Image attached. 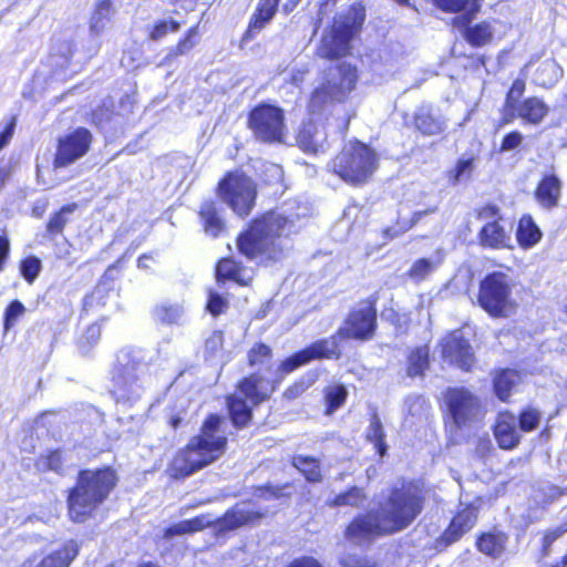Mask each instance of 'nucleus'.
<instances>
[{"label": "nucleus", "instance_id": "473e14b6", "mask_svg": "<svg viewBox=\"0 0 567 567\" xmlns=\"http://www.w3.org/2000/svg\"><path fill=\"white\" fill-rule=\"evenodd\" d=\"M274 349L264 341H257L246 352V365L259 372L272 370Z\"/></svg>", "mask_w": 567, "mask_h": 567}, {"label": "nucleus", "instance_id": "49530a36", "mask_svg": "<svg viewBox=\"0 0 567 567\" xmlns=\"http://www.w3.org/2000/svg\"><path fill=\"white\" fill-rule=\"evenodd\" d=\"M475 158L472 157H460L455 165L446 172V178L449 184L456 185L462 178H470L474 168Z\"/></svg>", "mask_w": 567, "mask_h": 567}, {"label": "nucleus", "instance_id": "8fccbe9b", "mask_svg": "<svg viewBox=\"0 0 567 567\" xmlns=\"http://www.w3.org/2000/svg\"><path fill=\"white\" fill-rule=\"evenodd\" d=\"M385 320L394 328L398 333H405L410 327V313L401 312L392 307L383 310Z\"/></svg>", "mask_w": 567, "mask_h": 567}, {"label": "nucleus", "instance_id": "423d86ee", "mask_svg": "<svg viewBox=\"0 0 567 567\" xmlns=\"http://www.w3.org/2000/svg\"><path fill=\"white\" fill-rule=\"evenodd\" d=\"M379 168L380 154L359 138H351L328 163V172L352 187L369 184Z\"/></svg>", "mask_w": 567, "mask_h": 567}, {"label": "nucleus", "instance_id": "c03bdc74", "mask_svg": "<svg viewBox=\"0 0 567 567\" xmlns=\"http://www.w3.org/2000/svg\"><path fill=\"white\" fill-rule=\"evenodd\" d=\"M291 483L285 484H272L270 482L255 486L254 494L260 499L270 501V499H280V498H289L290 493L286 492L288 487H291Z\"/></svg>", "mask_w": 567, "mask_h": 567}, {"label": "nucleus", "instance_id": "2eb2a0df", "mask_svg": "<svg viewBox=\"0 0 567 567\" xmlns=\"http://www.w3.org/2000/svg\"><path fill=\"white\" fill-rule=\"evenodd\" d=\"M247 128L265 144H280L286 137L285 111L278 105L260 102L247 113Z\"/></svg>", "mask_w": 567, "mask_h": 567}, {"label": "nucleus", "instance_id": "39448f33", "mask_svg": "<svg viewBox=\"0 0 567 567\" xmlns=\"http://www.w3.org/2000/svg\"><path fill=\"white\" fill-rule=\"evenodd\" d=\"M281 378L269 379L259 371L237 380L234 392L225 396L228 419L236 430L248 427L254 420V409L268 402L279 389Z\"/></svg>", "mask_w": 567, "mask_h": 567}, {"label": "nucleus", "instance_id": "3c124183", "mask_svg": "<svg viewBox=\"0 0 567 567\" xmlns=\"http://www.w3.org/2000/svg\"><path fill=\"white\" fill-rule=\"evenodd\" d=\"M101 332L102 329L99 322L89 324L78 341L79 348L83 351H90L99 342Z\"/></svg>", "mask_w": 567, "mask_h": 567}, {"label": "nucleus", "instance_id": "58836bf2", "mask_svg": "<svg viewBox=\"0 0 567 567\" xmlns=\"http://www.w3.org/2000/svg\"><path fill=\"white\" fill-rule=\"evenodd\" d=\"M78 208L79 204L72 202L62 205L59 209L53 212L45 224L47 236L53 239L56 236L63 235L66 225L70 223V215Z\"/></svg>", "mask_w": 567, "mask_h": 567}, {"label": "nucleus", "instance_id": "0eeeda50", "mask_svg": "<svg viewBox=\"0 0 567 567\" xmlns=\"http://www.w3.org/2000/svg\"><path fill=\"white\" fill-rule=\"evenodd\" d=\"M365 20L361 4H352L346 12L337 14L317 48V55L326 61H338L352 54V41L359 35Z\"/></svg>", "mask_w": 567, "mask_h": 567}, {"label": "nucleus", "instance_id": "4be33fe9", "mask_svg": "<svg viewBox=\"0 0 567 567\" xmlns=\"http://www.w3.org/2000/svg\"><path fill=\"white\" fill-rule=\"evenodd\" d=\"M515 422L516 416L513 412L503 410L497 413L492 431L501 450L512 451L519 445L520 434Z\"/></svg>", "mask_w": 567, "mask_h": 567}, {"label": "nucleus", "instance_id": "de8ad7c7", "mask_svg": "<svg viewBox=\"0 0 567 567\" xmlns=\"http://www.w3.org/2000/svg\"><path fill=\"white\" fill-rule=\"evenodd\" d=\"M542 419L540 411L535 406H526L522 409L517 414V423L519 431L529 433L535 431Z\"/></svg>", "mask_w": 567, "mask_h": 567}, {"label": "nucleus", "instance_id": "412c9836", "mask_svg": "<svg viewBox=\"0 0 567 567\" xmlns=\"http://www.w3.org/2000/svg\"><path fill=\"white\" fill-rule=\"evenodd\" d=\"M296 145L308 155L323 153L328 146L327 133L313 120L302 121L295 135Z\"/></svg>", "mask_w": 567, "mask_h": 567}, {"label": "nucleus", "instance_id": "603ef678", "mask_svg": "<svg viewBox=\"0 0 567 567\" xmlns=\"http://www.w3.org/2000/svg\"><path fill=\"white\" fill-rule=\"evenodd\" d=\"M182 309L177 305L161 303L155 306L154 315L156 319L162 323H176L181 316Z\"/></svg>", "mask_w": 567, "mask_h": 567}, {"label": "nucleus", "instance_id": "20e7f679", "mask_svg": "<svg viewBox=\"0 0 567 567\" xmlns=\"http://www.w3.org/2000/svg\"><path fill=\"white\" fill-rule=\"evenodd\" d=\"M118 484V475L111 465L81 468L75 482L66 489V515L73 524H85L95 518Z\"/></svg>", "mask_w": 567, "mask_h": 567}, {"label": "nucleus", "instance_id": "37998d69", "mask_svg": "<svg viewBox=\"0 0 567 567\" xmlns=\"http://www.w3.org/2000/svg\"><path fill=\"white\" fill-rule=\"evenodd\" d=\"M365 440L373 444L379 456L383 457L388 452L385 433L378 412L370 413L369 426L365 432Z\"/></svg>", "mask_w": 567, "mask_h": 567}, {"label": "nucleus", "instance_id": "bb28decb", "mask_svg": "<svg viewBox=\"0 0 567 567\" xmlns=\"http://www.w3.org/2000/svg\"><path fill=\"white\" fill-rule=\"evenodd\" d=\"M280 0H259L252 12L248 25L240 38L245 44L252 40L276 16Z\"/></svg>", "mask_w": 567, "mask_h": 567}, {"label": "nucleus", "instance_id": "aec40b11", "mask_svg": "<svg viewBox=\"0 0 567 567\" xmlns=\"http://www.w3.org/2000/svg\"><path fill=\"white\" fill-rule=\"evenodd\" d=\"M266 516L267 513L260 508L244 509L236 504L218 517L215 524L219 532L227 533L244 526L258 525Z\"/></svg>", "mask_w": 567, "mask_h": 567}, {"label": "nucleus", "instance_id": "e2e57ef3", "mask_svg": "<svg viewBox=\"0 0 567 567\" xmlns=\"http://www.w3.org/2000/svg\"><path fill=\"white\" fill-rule=\"evenodd\" d=\"M524 136L519 131H511L503 136L498 150L501 153L515 150L522 144Z\"/></svg>", "mask_w": 567, "mask_h": 567}, {"label": "nucleus", "instance_id": "0e129e2a", "mask_svg": "<svg viewBox=\"0 0 567 567\" xmlns=\"http://www.w3.org/2000/svg\"><path fill=\"white\" fill-rule=\"evenodd\" d=\"M565 533H567V522L559 526H556L553 529L546 530L542 538L543 550L544 551L548 550L550 548V546L553 545V543L557 538L563 536Z\"/></svg>", "mask_w": 567, "mask_h": 567}, {"label": "nucleus", "instance_id": "680f3d73", "mask_svg": "<svg viewBox=\"0 0 567 567\" xmlns=\"http://www.w3.org/2000/svg\"><path fill=\"white\" fill-rule=\"evenodd\" d=\"M309 388V383L300 378L289 384L282 392V398L287 401H293L300 398Z\"/></svg>", "mask_w": 567, "mask_h": 567}, {"label": "nucleus", "instance_id": "09e8293b", "mask_svg": "<svg viewBox=\"0 0 567 567\" xmlns=\"http://www.w3.org/2000/svg\"><path fill=\"white\" fill-rule=\"evenodd\" d=\"M25 311L27 309L20 300H11L7 305L3 312L2 326L4 331L12 329L17 324L18 320L25 313Z\"/></svg>", "mask_w": 567, "mask_h": 567}, {"label": "nucleus", "instance_id": "052dcab7", "mask_svg": "<svg viewBox=\"0 0 567 567\" xmlns=\"http://www.w3.org/2000/svg\"><path fill=\"white\" fill-rule=\"evenodd\" d=\"M495 452L492 440L488 436L478 437L475 442L474 455L477 460L486 461Z\"/></svg>", "mask_w": 567, "mask_h": 567}, {"label": "nucleus", "instance_id": "f704fd0d", "mask_svg": "<svg viewBox=\"0 0 567 567\" xmlns=\"http://www.w3.org/2000/svg\"><path fill=\"white\" fill-rule=\"evenodd\" d=\"M290 464L302 475L307 483L320 484L323 482L324 473L320 458L297 454L291 457Z\"/></svg>", "mask_w": 567, "mask_h": 567}, {"label": "nucleus", "instance_id": "4d7b16f0", "mask_svg": "<svg viewBox=\"0 0 567 567\" xmlns=\"http://www.w3.org/2000/svg\"><path fill=\"white\" fill-rule=\"evenodd\" d=\"M229 303L220 293L209 290L208 298L206 302V310L213 316L218 317L226 312L228 309Z\"/></svg>", "mask_w": 567, "mask_h": 567}, {"label": "nucleus", "instance_id": "2f4dec72", "mask_svg": "<svg viewBox=\"0 0 567 567\" xmlns=\"http://www.w3.org/2000/svg\"><path fill=\"white\" fill-rule=\"evenodd\" d=\"M520 379L519 372L511 368H501L494 371L492 389L495 396L502 402H508Z\"/></svg>", "mask_w": 567, "mask_h": 567}, {"label": "nucleus", "instance_id": "4c0bfd02", "mask_svg": "<svg viewBox=\"0 0 567 567\" xmlns=\"http://www.w3.org/2000/svg\"><path fill=\"white\" fill-rule=\"evenodd\" d=\"M543 238L540 228L530 215H523L517 224L516 240L522 249H530Z\"/></svg>", "mask_w": 567, "mask_h": 567}, {"label": "nucleus", "instance_id": "5701e85b", "mask_svg": "<svg viewBox=\"0 0 567 567\" xmlns=\"http://www.w3.org/2000/svg\"><path fill=\"white\" fill-rule=\"evenodd\" d=\"M508 540L509 536L505 530L493 526L477 533L474 545L483 556L496 560L506 554Z\"/></svg>", "mask_w": 567, "mask_h": 567}, {"label": "nucleus", "instance_id": "c9c22d12", "mask_svg": "<svg viewBox=\"0 0 567 567\" xmlns=\"http://www.w3.org/2000/svg\"><path fill=\"white\" fill-rule=\"evenodd\" d=\"M430 346L424 343L411 348L406 353L405 373L409 378L424 377L430 369Z\"/></svg>", "mask_w": 567, "mask_h": 567}, {"label": "nucleus", "instance_id": "c756f323", "mask_svg": "<svg viewBox=\"0 0 567 567\" xmlns=\"http://www.w3.org/2000/svg\"><path fill=\"white\" fill-rule=\"evenodd\" d=\"M414 130L422 136L440 135L445 131V123L437 117L430 105L419 106L412 115Z\"/></svg>", "mask_w": 567, "mask_h": 567}, {"label": "nucleus", "instance_id": "bf43d9fd", "mask_svg": "<svg viewBox=\"0 0 567 567\" xmlns=\"http://www.w3.org/2000/svg\"><path fill=\"white\" fill-rule=\"evenodd\" d=\"M305 364H308V362L305 358V354H303L302 350H298V351L293 352L291 355L285 358L280 362L279 371L282 374H288Z\"/></svg>", "mask_w": 567, "mask_h": 567}, {"label": "nucleus", "instance_id": "6e6552de", "mask_svg": "<svg viewBox=\"0 0 567 567\" xmlns=\"http://www.w3.org/2000/svg\"><path fill=\"white\" fill-rule=\"evenodd\" d=\"M440 410L444 426L455 431L471 427L485 415L481 398L463 385L447 386L443 391Z\"/></svg>", "mask_w": 567, "mask_h": 567}, {"label": "nucleus", "instance_id": "9b49d317", "mask_svg": "<svg viewBox=\"0 0 567 567\" xmlns=\"http://www.w3.org/2000/svg\"><path fill=\"white\" fill-rule=\"evenodd\" d=\"M215 194L236 216L246 218L256 207L258 185L241 168L230 169L217 182Z\"/></svg>", "mask_w": 567, "mask_h": 567}, {"label": "nucleus", "instance_id": "7ed1b4c3", "mask_svg": "<svg viewBox=\"0 0 567 567\" xmlns=\"http://www.w3.org/2000/svg\"><path fill=\"white\" fill-rule=\"evenodd\" d=\"M289 225V218L274 209L257 214L236 236L238 254L262 267L279 261L284 257L281 238Z\"/></svg>", "mask_w": 567, "mask_h": 567}, {"label": "nucleus", "instance_id": "a878e982", "mask_svg": "<svg viewBox=\"0 0 567 567\" xmlns=\"http://www.w3.org/2000/svg\"><path fill=\"white\" fill-rule=\"evenodd\" d=\"M122 258H118L113 262L102 275L95 287L84 296L82 300V311L85 313L93 312L100 308L105 307L110 291L113 287L110 285L114 281L112 276L113 269H121Z\"/></svg>", "mask_w": 567, "mask_h": 567}, {"label": "nucleus", "instance_id": "9d476101", "mask_svg": "<svg viewBox=\"0 0 567 567\" xmlns=\"http://www.w3.org/2000/svg\"><path fill=\"white\" fill-rule=\"evenodd\" d=\"M526 91V81L522 78L515 79L506 91L501 117L496 125L501 128L520 118L529 125H539L548 115L549 106L536 95H529L522 100Z\"/></svg>", "mask_w": 567, "mask_h": 567}, {"label": "nucleus", "instance_id": "5fc2aeb1", "mask_svg": "<svg viewBox=\"0 0 567 567\" xmlns=\"http://www.w3.org/2000/svg\"><path fill=\"white\" fill-rule=\"evenodd\" d=\"M225 337L221 330H214L204 342V353L206 358H214L224 349Z\"/></svg>", "mask_w": 567, "mask_h": 567}, {"label": "nucleus", "instance_id": "f257e3e1", "mask_svg": "<svg viewBox=\"0 0 567 567\" xmlns=\"http://www.w3.org/2000/svg\"><path fill=\"white\" fill-rule=\"evenodd\" d=\"M427 489L421 480L402 478L389 488L380 512L369 511L355 515L346 526L343 537L363 546L377 538L396 534L411 526L422 514Z\"/></svg>", "mask_w": 567, "mask_h": 567}, {"label": "nucleus", "instance_id": "c85d7f7f", "mask_svg": "<svg viewBox=\"0 0 567 567\" xmlns=\"http://www.w3.org/2000/svg\"><path fill=\"white\" fill-rule=\"evenodd\" d=\"M80 549L79 540L74 538L66 539L59 547L43 556L35 567H71L79 556Z\"/></svg>", "mask_w": 567, "mask_h": 567}, {"label": "nucleus", "instance_id": "13d9d810", "mask_svg": "<svg viewBox=\"0 0 567 567\" xmlns=\"http://www.w3.org/2000/svg\"><path fill=\"white\" fill-rule=\"evenodd\" d=\"M342 567H377L378 563L367 555L346 554L340 558Z\"/></svg>", "mask_w": 567, "mask_h": 567}, {"label": "nucleus", "instance_id": "a19ab883", "mask_svg": "<svg viewBox=\"0 0 567 567\" xmlns=\"http://www.w3.org/2000/svg\"><path fill=\"white\" fill-rule=\"evenodd\" d=\"M348 399V390L342 383H333L323 390V414L332 415L336 411L344 405Z\"/></svg>", "mask_w": 567, "mask_h": 567}, {"label": "nucleus", "instance_id": "6ab92c4d", "mask_svg": "<svg viewBox=\"0 0 567 567\" xmlns=\"http://www.w3.org/2000/svg\"><path fill=\"white\" fill-rule=\"evenodd\" d=\"M441 359L450 367L471 372L476 365L475 351L468 338L460 329L449 331L440 340Z\"/></svg>", "mask_w": 567, "mask_h": 567}, {"label": "nucleus", "instance_id": "a18cd8bd", "mask_svg": "<svg viewBox=\"0 0 567 567\" xmlns=\"http://www.w3.org/2000/svg\"><path fill=\"white\" fill-rule=\"evenodd\" d=\"M182 23L175 19H159L153 23L147 33V40L157 42L169 33L177 32Z\"/></svg>", "mask_w": 567, "mask_h": 567}, {"label": "nucleus", "instance_id": "4468645a", "mask_svg": "<svg viewBox=\"0 0 567 567\" xmlns=\"http://www.w3.org/2000/svg\"><path fill=\"white\" fill-rule=\"evenodd\" d=\"M379 295L377 292L360 299L347 313L338 336L343 340L368 342L375 338L379 328Z\"/></svg>", "mask_w": 567, "mask_h": 567}, {"label": "nucleus", "instance_id": "dca6fc26", "mask_svg": "<svg viewBox=\"0 0 567 567\" xmlns=\"http://www.w3.org/2000/svg\"><path fill=\"white\" fill-rule=\"evenodd\" d=\"M475 217L485 221L480 228L476 239L483 249H512L511 233L506 229L501 207L495 203H486L475 209Z\"/></svg>", "mask_w": 567, "mask_h": 567}, {"label": "nucleus", "instance_id": "6e6d98bb", "mask_svg": "<svg viewBox=\"0 0 567 567\" xmlns=\"http://www.w3.org/2000/svg\"><path fill=\"white\" fill-rule=\"evenodd\" d=\"M21 276L29 282L32 284L39 276L41 270V261L34 256L23 258L19 264Z\"/></svg>", "mask_w": 567, "mask_h": 567}, {"label": "nucleus", "instance_id": "1a4fd4ad", "mask_svg": "<svg viewBox=\"0 0 567 567\" xmlns=\"http://www.w3.org/2000/svg\"><path fill=\"white\" fill-rule=\"evenodd\" d=\"M443 12L461 13L452 18L451 24L456 28L463 39L472 48H482L494 39V29L489 21L483 20L472 24L473 19L480 12L482 0H432Z\"/></svg>", "mask_w": 567, "mask_h": 567}, {"label": "nucleus", "instance_id": "79ce46f5", "mask_svg": "<svg viewBox=\"0 0 567 567\" xmlns=\"http://www.w3.org/2000/svg\"><path fill=\"white\" fill-rule=\"evenodd\" d=\"M368 496L363 487L350 486L346 491L334 495L332 498L327 501V505L332 508L350 506L361 507L367 501Z\"/></svg>", "mask_w": 567, "mask_h": 567}, {"label": "nucleus", "instance_id": "393cba45", "mask_svg": "<svg viewBox=\"0 0 567 567\" xmlns=\"http://www.w3.org/2000/svg\"><path fill=\"white\" fill-rule=\"evenodd\" d=\"M215 279L218 284L233 281L239 287H249L252 284V275L248 274L247 267L233 256L219 258L215 264Z\"/></svg>", "mask_w": 567, "mask_h": 567}, {"label": "nucleus", "instance_id": "f03ea898", "mask_svg": "<svg viewBox=\"0 0 567 567\" xmlns=\"http://www.w3.org/2000/svg\"><path fill=\"white\" fill-rule=\"evenodd\" d=\"M225 417L208 413L197 434L172 456L166 474L172 481H184L219 460L228 447V437L223 431Z\"/></svg>", "mask_w": 567, "mask_h": 567}, {"label": "nucleus", "instance_id": "a211bd4d", "mask_svg": "<svg viewBox=\"0 0 567 567\" xmlns=\"http://www.w3.org/2000/svg\"><path fill=\"white\" fill-rule=\"evenodd\" d=\"M93 135L86 127L79 126L56 138L52 165L65 168L84 157L91 150Z\"/></svg>", "mask_w": 567, "mask_h": 567}, {"label": "nucleus", "instance_id": "ea45409f", "mask_svg": "<svg viewBox=\"0 0 567 567\" xmlns=\"http://www.w3.org/2000/svg\"><path fill=\"white\" fill-rule=\"evenodd\" d=\"M200 39L199 22L190 25L184 34L177 40L176 44L171 48L166 55V60H174L188 54L198 44Z\"/></svg>", "mask_w": 567, "mask_h": 567}, {"label": "nucleus", "instance_id": "7c9ffc66", "mask_svg": "<svg viewBox=\"0 0 567 567\" xmlns=\"http://www.w3.org/2000/svg\"><path fill=\"white\" fill-rule=\"evenodd\" d=\"M35 470L41 473H54L58 476H65L69 470L66 455L62 447H52L41 453L33 463Z\"/></svg>", "mask_w": 567, "mask_h": 567}, {"label": "nucleus", "instance_id": "72a5a7b5", "mask_svg": "<svg viewBox=\"0 0 567 567\" xmlns=\"http://www.w3.org/2000/svg\"><path fill=\"white\" fill-rule=\"evenodd\" d=\"M198 216L205 233L213 237H218L225 230L226 225L219 214V208L215 200H204L199 207Z\"/></svg>", "mask_w": 567, "mask_h": 567}, {"label": "nucleus", "instance_id": "69168bd1", "mask_svg": "<svg viewBox=\"0 0 567 567\" xmlns=\"http://www.w3.org/2000/svg\"><path fill=\"white\" fill-rule=\"evenodd\" d=\"M556 69H557V65L554 61H544L542 64H539V66L537 68V71H536L537 78L539 81V85L551 86L556 82L557 76H555L554 79H544L542 76L545 73H549V72L556 73Z\"/></svg>", "mask_w": 567, "mask_h": 567}, {"label": "nucleus", "instance_id": "e433bc0d", "mask_svg": "<svg viewBox=\"0 0 567 567\" xmlns=\"http://www.w3.org/2000/svg\"><path fill=\"white\" fill-rule=\"evenodd\" d=\"M213 525L214 522L209 519L207 514H200L165 527L162 536L164 539H171L175 536L202 532Z\"/></svg>", "mask_w": 567, "mask_h": 567}, {"label": "nucleus", "instance_id": "ddd939ff", "mask_svg": "<svg viewBox=\"0 0 567 567\" xmlns=\"http://www.w3.org/2000/svg\"><path fill=\"white\" fill-rule=\"evenodd\" d=\"M336 70L339 75L337 82L327 81L311 91L307 102V113L309 115L320 114L330 102H346L357 87L359 71L354 64L338 63Z\"/></svg>", "mask_w": 567, "mask_h": 567}, {"label": "nucleus", "instance_id": "864d4df0", "mask_svg": "<svg viewBox=\"0 0 567 567\" xmlns=\"http://www.w3.org/2000/svg\"><path fill=\"white\" fill-rule=\"evenodd\" d=\"M434 270V264L429 258L416 259L410 269L408 276L414 281H423Z\"/></svg>", "mask_w": 567, "mask_h": 567}, {"label": "nucleus", "instance_id": "f8f14e48", "mask_svg": "<svg viewBox=\"0 0 567 567\" xmlns=\"http://www.w3.org/2000/svg\"><path fill=\"white\" fill-rule=\"evenodd\" d=\"M512 281L504 271L486 274L478 282L477 305L492 318H506L516 303L512 298Z\"/></svg>", "mask_w": 567, "mask_h": 567}, {"label": "nucleus", "instance_id": "cd10ccee", "mask_svg": "<svg viewBox=\"0 0 567 567\" xmlns=\"http://www.w3.org/2000/svg\"><path fill=\"white\" fill-rule=\"evenodd\" d=\"M342 340L343 338L338 336L337 330L329 338L316 340L301 350L308 363L313 360H340L342 358Z\"/></svg>", "mask_w": 567, "mask_h": 567}, {"label": "nucleus", "instance_id": "338daca9", "mask_svg": "<svg viewBox=\"0 0 567 567\" xmlns=\"http://www.w3.org/2000/svg\"><path fill=\"white\" fill-rule=\"evenodd\" d=\"M17 125V117L11 116L0 131V151L10 144Z\"/></svg>", "mask_w": 567, "mask_h": 567}, {"label": "nucleus", "instance_id": "f3484780", "mask_svg": "<svg viewBox=\"0 0 567 567\" xmlns=\"http://www.w3.org/2000/svg\"><path fill=\"white\" fill-rule=\"evenodd\" d=\"M482 504V497H476L471 502H458L449 524L435 539L436 548L446 549L470 533L478 522Z\"/></svg>", "mask_w": 567, "mask_h": 567}, {"label": "nucleus", "instance_id": "774afa93", "mask_svg": "<svg viewBox=\"0 0 567 567\" xmlns=\"http://www.w3.org/2000/svg\"><path fill=\"white\" fill-rule=\"evenodd\" d=\"M286 567H323L322 564L312 556H301L292 559Z\"/></svg>", "mask_w": 567, "mask_h": 567}, {"label": "nucleus", "instance_id": "b1692460", "mask_svg": "<svg viewBox=\"0 0 567 567\" xmlns=\"http://www.w3.org/2000/svg\"><path fill=\"white\" fill-rule=\"evenodd\" d=\"M563 194V182L555 173L543 174L538 179L533 197L545 210H553L559 205Z\"/></svg>", "mask_w": 567, "mask_h": 567}]
</instances>
